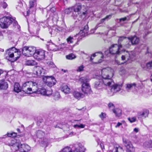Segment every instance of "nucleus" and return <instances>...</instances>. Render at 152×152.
<instances>
[{
  "label": "nucleus",
  "mask_w": 152,
  "mask_h": 152,
  "mask_svg": "<svg viewBox=\"0 0 152 152\" xmlns=\"http://www.w3.org/2000/svg\"><path fill=\"white\" fill-rule=\"evenodd\" d=\"M152 140H150L145 142L143 145L147 148H152Z\"/></svg>",
  "instance_id": "nucleus-36"
},
{
  "label": "nucleus",
  "mask_w": 152,
  "mask_h": 152,
  "mask_svg": "<svg viewBox=\"0 0 152 152\" xmlns=\"http://www.w3.org/2000/svg\"><path fill=\"white\" fill-rule=\"evenodd\" d=\"M36 0H32L29 2L30 8H31L34 7L36 5Z\"/></svg>",
  "instance_id": "nucleus-42"
},
{
  "label": "nucleus",
  "mask_w": 152,
  "mask_h": 152,
  "mask_svg": "<svg viewBox=\"0 0 152 152\" xmlns=\"http://www.w3.org/2000/svg\"><path fill=\"white\" fill-rule=\"evenodd\" d=\"M89 80L88 76L81 77L80 79L82 83L81 90L85 94H90L92 92L90 86L88 83Z\"/></svg>",
  "instance_id": "nucleus-4"
},
{
  "label": "nucleus",
  "mask_w": 152,
  "mask_h": 152,
  "mask_svg": "<svg viewBox=\"0 0 152 152\" xmlns=\"http://www.w3.org/2000/svg\"><path fill=\"white\" fill-rule=\"evenodd\" d=\"M62 152H73V151L71 148L67 146L64 148L62 149Z\"/></svg>",
  "instance_id": "nucleus-41"
},
{
  "label": "nucleus",
  "mask_w": 152,
  "mask_h": 152,
  "mask_svg": "<svg viewBox=\"0 0 152 152\" xmlns=\"http://www.w3.org/2000/svg\"><path fill=\"white\" fill-rule=\"evenodd\" d=\"M122 47V45H118L117 44L112 45L110 48L109 50H107L105 52V54L107 56L108 53L112 54H121V48Z\"/></svg>",
  "instance_id": "nucleus-7"
},
{
  "label": "nucleus",
  "mask_w": 152,
  "mask_h": 152,
  "mask_svg": "<svg viewBox=\"0 0 152 152\" xmlns=\"http://www.w3.org/2000/svg\"><path fill=\"white\" fill-rule=\"evenodd\" d=\"M53 140L52 139H45L44 140L43 144L46 147H47L48 144L51 142Z\"/></svg>",
  "instance_id": "nucleus-40"
},
{
  "label": "nucleus",
  "mask_w": 152,
  "mask_h": 152,
  "mask_svg": "<svg viewBox=\"0 0 152 152\" xmlns=\"http://www.w3.org/2000/svg\"><path fill=\"white\" fill-rule=\"evenodd\" d=\"M99 55V56H101L102 59H99L98 61V63H100L102 62V59L103 58V54L102 53V52H96L94 54H93L91 56L90 58V60L91 61H92L93 59V58L95 57L96 56H97L98 55Z\"/></svg>",
  "instance_id": "nucleus-24"
},
{
  "label": "nucleus",
  "mask_w": 152,
  "mask_h": 152,
  "mask_svg": "<svg viewBox=\"0 0 152 152\" xmlns=\"http://www.w3.org/2000/svg\"><path fill=\"white\" fill-rule=\"evenodd\" d=\"M114 71L110 67H107L102 69L101 71V76H99L101 78H102L105 84L110 86L113 83V81L112 78L114 75Z\"/></svg>",
  "instance_id": "nucleus-1"
},
{
  "label": "nucleus",
  "mask_w": 152,
  "mask_h": 152,
  "mask_svg": "<svg viewBox=\"0 0 152 152\" xmlns=\"http://www.w3.org/2000/svg\"><path fill=\"white\" fill-rule=\"evenodd\" d=\"M11 23H13L14 26L18 24L17 21L15 20V18L4 17L0 19V26L2 28H7Z\"/></svg>",
  "instance_id": "nucleus-5"
},
{
  "label": "nucleus",
  "mask_w": 152,
  "mask_h": 152,
  "mask_svg": "<svg viewBox=\"0 0 152 152\" xmlns=\"http://www.w3.org/2000/svg\"><path fill=\"white\" fill-rule=\"evenodd\" d=\"M76 58V56L73 53H70L66 56V58L69 60H72Z\"/></svg>",
  "instance_id": "nucleus-39"
},
{
  "label": "nucleus",
  "mask_w": 152,
  "mask_h": 152,
  "mask_svg": "<svg viewBox=\"0 0 152 152\" xmlns=\"http://www.w3.org/2000/svg\"><path fill=\"white\" fill-rule=\"evenodd\" d=\"M122 85L123 83H122L114 84V82H113V83L110 86L112 87L111 91L113 92V94L111 95H113L114 93L119 91L122 88Z\"/></svg>",
  "instance_id": "nucleus-15"
},
{
  "label": "nucleus",
  "mask_w": 152,
  "mask_h": 152,
  "mask_svg": "<svg viewBox=\"0 0 152 152\" xmlns=\"http://www.w3.org/2000/svg\"><path fill=\"white\" fill-rule=\"evenodd\" d=\"M116 63L118 64V65H120L121 64H123V63H120V62L118 61H115Z\"/></svg>",
  "instance_id": "nucleus-60"
},
{
  "label": "nucleus",
  "mask_w": 152,
  "mask_h": 152,
  "mask_svg": "<svg viewBox=\"0 0 152 152\" xmlns=\"http://www.w3.org/2000/svg\"><path fill=\"white\" fill-rule=\"evenodd\" d=\"M74 19H76L77 18V16H74V14H73L72 15Z\"/></svg>",
  "instance_id": "nucleus-63"
},
{
  "label": "nucleus",
  "mask_w": 152,
  "mask_h": 152,
  "mask_svg": "<svg viewBox=\"0 0 152 152\" xmlns=\"http://www.w3.org/2000/svg\"><path fill=\"white\" fill-rule=\"evenodd\" d=\"M48 19H51L52 20L55 21L57 22L58 19V17L57 13L55 12V14L53 15H50L48 18Z\"/></svg>",
  "instance_id": "nucleus-30"
},
{
  "label": "nucleus",
  "mask_w": 152,
  "mask_h": 152,
  "mask_svg": "<svg viewBox=\"0 0 152 152\" xmlns=\"http://www.w3.org/2000/svg\"><path fill=\"white\" fill-rule=\"evenodd\" d=\"M85 126V125L82 124H81L80 125L76 124L74 125L73 127L74 128H83Z\"/></svg>",
  "instance_id": "nucleus-44"
},
{
  "label": "nucleus",
  "mask_w": 152,
  "mask_h": 152,
  "mask_svg": "<svg viewBox=\"0 0 152 152\" xmlns=\"http://www.w3.org/2000/svg\"><path fill=\"white\" fill-rule=\"evenodd\" d=\"M57 96H56L55 97V99L56 100H58V99H59V98L60 97V95L58 93H57Z\"/></svg>",
  "instance_id": "nucleus-55"
},
{
  "label": "nucleus",
  "mask_w": 152,
  "mask_h": 152,
  "mask_svg": "<svg viewBox=\"0 0 152 152\" xmlns=\"http://www.w3.org/2000/svg\"><path fill=\"white\" fill-rule=\"evenodd\" d=\"M127 20V17H125L124 18H122L120 19L119 20L120 21H121L122 20L123 21H124Z\"/></svg>",
  "instance_id": "nucleus-56"
},
{
  "label": "nucleus",
  "mask_w": 152,
  "mask_h": 152,
  "mask_svg": "<svg viewBox=\"0 0 152 152\" xmlns=\"http://www.w3.org/2000/svg\"><path fill=\"white\" fill-rule=\"evenodd\" d=\"M47 64L48 65L51 67H55V65L54 64L53 62L51 61H48Z\"/></svg>",
  "instance_id": "nucleus-46"
},
{
  "label": "nucleus",
  "mask_w": 152,
  "mask_h": 152,
  "mask_svg": "<svg viewBox=\"0 0 152 152\" xmlns=\"http://www.w3.org/2000/svg\"><path fill=\"white\" fill-rule=\"evenodd\" d=\"M37 88V89L35 93L38 94H40L44 96H49L51 95L52 93V91L51 89H50L49 90H46L44 87L39 86L38 83Z\"/></svg>",
  "instance_id": "nucleus-11"
},
{
  "label": "nucleus",
  "mask_w": 152,
  "mask_h": 152,
  "mask_svg": "<svg viewBox=\"0 0 152 152\" xmlns=\"http://www.w3.org/2000/svg\"><path fill=\"white\" fill-rule=\"evenodd\" d=\"M126 38V37L121 36L119 37V39L118 41V45H121V42L124 39Z\"/></svg>",
  "instance_id": "nucleus-47"
},
{
  "label": "nucleus",
  "mask_w": 152,
  "mask_h": 152,
  "mask_svg": "<svg viewBox=\"0 0 152 152\" xmlns=\"http://www.w3.org/2000/svg\"><path fill=\"white\" fill-rule=\"evenodd\" d=\"M44 81L49 87H52L56 83V80L52 76H45L43 78Z\"/></svg>",
  "instance_id": "nucleus-13"
},
{
  "label": "nucleus",
  "mask_w": 152,
  "mask_h": 152,
  "mask_svg": "<svg viewBox=\"0 0 152 152\" xmlns=\"http://www.w3.org/2000/svg\"><path fill=\"white\" fill-rule=\"evenodd\" d=\"M2 6L5 9L7 7V5L6 3L5 2H4L2 4Z\"/></svg>",
  "instance_id": "nucleus-53"
},
{
  "label": "nucleus",
  "mask_w": 152,
  "mask_h": 152,
  "mask_svg": "<svg viewBox=\"0 0 152 152\" xmlns=\"http://www.w3.org/2000/svg\"><path fill=\"white\" fill-rule=\"evenodd\" d=\"M73 95L74 97L75 98L78 99L83 98L85 96L84 94L77 91H74L73 93Z\"/></svg>",
  "instance_id": "nucleus-26"
},
{
  "label": "nucleus",
  "mask_w": 152,
  "mask_h": 152,
  "mask_svg": "<svg viewBox=\"0 0 152 152\" xmlns=\"http://www.w3.org/2000/svg\"><path fill=\"white\" fill-rule=\"evenodd\" d=\"M17 134L16 133L13 132L12 133H8L7 136L9 137H15L16 136Z\"/></svg>",
  "instance_id": "nucleus-48"
},
{
  "label": "nucleus",
  "mask_w": 152,
  "mask_h": 152,
  "mask_svg": "<svg viewBox=\"0 0 152 152\" xmlns=\"http://www.w3.org/2000/svg\"><path fill=\"white\" fill-rule=\"evenodd\" d=\"M33 73L38 76H43L45 73L44 69L42 67L37 66L34 68Z\"/></svg>",
  "instance_id": "nucleus-16"
},
{
  "label": "nucleus",
  "mask_w": 152,
  "mask_h": 152,
  "mask_svg": "<svg viewBox=\"0 0 152 152\" xmlns=\"http://www.w3.org/2000/svg\"><path fill=\"white\" fill-rule=\"evenodd\" d=\"M21 88L19 83H15L14 85V91L17 93H19L21 91Z\"/></svg>",
  "instance_id": "nucleus-32"
},
{
  "label": "nucleus",
  "mask_w": 152,
  "mask_h": 152,
  "mask_svg": "<svg viewBox=\"0 0 152 152\" xmlns=\"http://www.w3.org/2000/svg\"><path fill=\"white\" fill-rule=\"evenodd\" d=\"M118 73L121 76L124 77L127 73V71L124 67H121Z\"/></svg>",
  "instance_id": "nucleus-33"
},
{
  "label": "nucleus",
  "mask_w": 152,
  "mask_h": 152,
  "mask_svg": "<svg viewBox=\"0 0 152 152\" xmlns=\"http://www.w3.org/2000/svg\"><path fill=\"white\" fill-rule=\"evenodd\" d=\"M134 132L136 133H137L139 131V129L138 128H135L133 130Z\"/></svg>",
  "instance_id": "nucleus-57"
},
{
  "label": "nucleus",
  "mask_w": 152,
  "mask_h": 152,
  "mask_svg": "<svg viewBox=\"0 0 152 152\" xmlns=\"http://www.w3.org/2000/svg\"><path fill=\"white\" fill-rule=\"evenodd\" d=\"M48 19H51L52 20L55 21L57 22L58 19V17L57 13L55 12V14L53 15H50L48 18Z\"/></svg>",
  "instance_id": "nucleus-29"
},
{
  "label": "nucleus",
  "mask_w": 152,
  "mask_h": 152,
  "mask_svg": "<svg viewBox=\"0 0 152 152\" xmlns=\"http://www.w3.org/2000/svg\"><path fill=\"white\" fill-rule=\"evenodd\" d=\"M73 10L75 12H78V14L80 12L82 9V5L80 3L76 4L74 6L72 7Z\"/></svg>",
  "instance_id": "nucleus-23"
},
{
  "label": "nucleus",
  "mask_w": 152,
  "mask_h": 152,
  "mask_svg": "<svg viewBox=\"0 0 152 152\" xmlns=\"http://www.w3.org/2000/svg\"><path fill=\"white\" fill-rule=\"evenodd\" d=\"M108 107L110 108H113L114 107V105L112 103H110L108 104Z\"/></svg>",
  "instance_id": "nucleus-54"
},
{
  "label": "nucleus",
  "mask_w": 152,
  "mask_h": 152,
  "mask_svg": "<svg viewBox=\"0 0 152 152\" xmlns=\"http://www.w3.org/2000/svg\"><path fill=\"white\" fill-rule=\"evenodd\" d=\"M84 66L83 65H81V66L78 67L76 71L77 72H81L83 71L84 70Z\"/></svg>",
  "instance_id": "nucleus-45"
},
{
  "label": "nucleus",
  "mask_w": 152,
  "mask_h": 152,
  "mask_svg": "<svg viewBox=\"0 0 152 152\" xmlns=\"http://www.w3.org/2000/svg\"><path fill=\"white\" fill-rule=\"evenodd\" d=\"M36 136L39 138L43 137L45 135V133L41 130H38L36 133Z\"/></svg>",
  "instance_id": "nucleus-34"
},
{
  "label": "nucleus",
  "mask_w": 152,
  "mask_h": 152,
  "mask_svg": "<svg viewBox=\"0 0 152 152\" xmlns=\"http://www.w3.org/2000/svg\"><path fill=\"white\" fill-rule=\"evenodd\" d=\"M38 83L36 81H28L23 83L22 88L27 94L35 93L37 89Z\"/></svg>",
  "instance_id": "nucleus-3"
},
{
  "label": "nucleus",
  "mask_w": 152,
  "mask_h": 152,
  "mask_svg": "<svg viewBox=\"0 0 152 152\" xmlns=\"http://www.w3.org/2000/svg\"><path fill=\"white\" fill-rule=\"evenodd\" d=\"M20 52L19 50L16 49L14 47L9 48L7 50L6 53L8 57L7 56V58L10 61V58H12L14 61H16L20 57Z\"/></svg>",
  "instance_id": "nucleus-6"
},
{
  "label": "nucleus",
  "mask_w": 152,
  "mask_h": 152,
  "mask_svg": "<svg viewBox=\"0 0 152 152\" xmlns=\"http://www.w3.org/2000/svg\"><path fill=\"white\" fill-rule=\"evenodd\" d=\"M56 11V8L54 7H53L50 9V10L48 11L47 12V15H48L49 16L50 15H51L52 14L53 15L55 14Z\"/></svg>",
  "instance_id": "nucleus-38"
},
{
  "label": "nucleus",
  "mask_w": 152,
  "mask_h": 152,
  "mask_svg": "<svg viewBox=\"0 0 152 152\" xmlns=\"http://www.w3.org/2000/svg\"><path fill=\"white\" fill-rule=\"evenodd\" d=\"M128 119L130 122L133 123L136 121V117H133L131 118H129Z\"/></svg>",
  "instance_id": "nucleus-50"
},
{
  "label": "nucleus",
  "mask_w": 152,
  "mask_h": 152,
  "mask_svg": "<svg viewBox=\"0 0 152 152\" xmlns=\"http://www.w3.org/2000/svg\"><path fill=\"white\" fill-rule=\"evenodd\" d=\"M148 111L145 110L138 113L137 116L138 118H144L148 116Z\"/></svg>",
  "instance_id": "nucleus-21"
},
{
  "label": "nucleus",
  "mask_w": 152,
  "mask_h": 152,
  "mask_svg": "<svg viewBox=\"0 0 152 152\" xmlns=\"http://www.w3.org/2000/svg\"><path fill=\"white\" fill-rule=\"evenodd\" d=\"M37 62L33 60H28L26 62V64L28 66H34L37 64Z\"/></svg>",
  "instance_id": "nucleus-35"
},
{
  "label": "nucleus",
  "mask_w": 152,
  "mask_h": 152,
  "mask_svg": "<svg viewBox=\"0 0 152 152\" xmlns=\"http://www.w3.org/2000/svg\"><path fill=\"white\" fill-rule=\"evenodd\" d=\"M36 48L34 46H25L22 49V53L25 56L29 57L34 56Z\"/></svg>",
  "instance_id": "nucleus-8"
},
{
  "label": "nucleus",
  "mask_w": 152,
  "mask_h": 152,
  "mask_svg": "<svg viewBox=\"0 0 152 152\" xmlns=\"http://www.w3.org/2000/svg\"><path fill=\"white\" fill-rule=\"evenodd\" d=\"M126 89L128 92H130L133 88L137 87V84L135 83H127L126 84Z\"/></svg>",
  "instance_id": "nucleus-20"
},
{
  "label": "nucleus",
  "mask_w": 152,
  "mask_h": 152,
  "mask_svg": "<svg viewBox=\"0 0 152 152\" xmlns=\"http://www.w3.org/2000/svg\"><path fill=\"white\" fill-rule=\"evenodd\" d=\"M88 25H86L84 27L83 29L80 30V32L77 34H76L74 36H69L66 39L67 42L69 44H73L77 39V37H78L76 44H77L78 42L82 39V37L87 35L88 31Z\"/></svg>",
  "instance_id": "nucleus-2"
},
{
  "label": "nucleus",
  "mask_w": 152,
  "mask_h": 152,
  "mask_svg": "<svg viewBox=\"0 0 152 152\" xmlns=\"http://www.w3.org/2000/svg\"><path fill=\"white\" fill-rule=\"evenodd\" d=\"M125 123V122L124 121H122V123L118 122L117 125L115 126V127L116 128L120 126L121 125H122L123 124Z\"/></svg>",
  "instance_id": "nucleus-51"
},
{
  "label": "nucleus",
  "mask_w": 152,
  "mask_h": 152,
  "mask_svg": "<svg viewBox=\"0 0 152 152\" xmlns=\"http://www.w3.org/2000/svg\"><path fill=\"white\" fill-rule=\"evenodd\" d=\"M112 16V15H107L105 18L101 19L100 21V23L97 24L95 28V30H96L100 26H99V25L100 24V23H103L104 21L106 20H108L110 19L111 18Z\"/></svg>",
  "instance_id": "nucleus-31"
},
{
  "label": "nucleus",
  "mask_w": 152,
  "mask_h": 152,
  "mask_svg": "<svg viewBox=\"0 0 152 152\" xmlns=\"http://www.w3.org/2000/svg\"><path fill=\"white\" fill-rule=\"evenodd\" d=\"M118 150L120 151H123L122 148L120 146L118 145H115L112 150H110L107 152H118Z\"/></svg>",
  "instance_id": "nucleus-28"
},
{
  "label": "nucleus",
  "mask_w": 152,
  "mask_h": 152,
  "mask_svg": "<svg viewBox=\"0 0 152 152\" xmlns=\"http://www.w3.org/2000/svg\"><path fill=\"white\" fill-rule=\"evenodd\" d=\"M113 112L117 116H120L121 114V111L119 109H116L113 110Z\"/></svg>",
  "instance_id": "nucleus-37"
},
{
  "label": "nucleus",
  "mask_w": 152,
  "mask_h": 152,
  "mask_svg": "<svg viewBox=\"0 0 152 152\" xmlns=\"http://www.w3.org/2000/svg\"><path fill=\"white\" fill-rule=\"evenodd\" d=\"M130 46V45L129 43L125 45V47L126 48H129Z\"/></svg>",
  "instance_id": "nucleus-59"
},
{
  "label": "nucleus",
  "mask_w": 152,
  "mask_h": 152,
  "mask_svg": "<svg viewBox=\"0 0 152 152\" xmlns=\"http://www.w3.org/2000/svg\"><path fill=\"white\" fill-rule=\"evenodd\" d=\"M85 109L84 108H82V109H78L79 110H82V112L83 113V112H84L85 110Z\"/></svg>",
  "instance_id": "nucleus-62"
},
{
  "label": "nucleus",
  "mask_w": 152,
  "mask_h": 152,
  "mask_svg": "<svg viewBox=\"0 0 152 152\" xmlns=\"http://www.w3.org/2000/svg\"><path fill=\"white\" fill-rule=\"evenodd\" d=\"M6 144L11 146V148L12 152H16L18 150L20 151V142H17L16 140L13 139L10 140L8 142H6Z\"/></svg>",
  "instance_id": "nucleus-9"
},
{
  "label": "nucleus",
  "mask_w": 152,
  "mask_h": 152,
  "mask_svg": "<svg viewBox=\"0 0 152 152\" xmlns=\"http://www.w3.org/2000/svg\"><path fill=\"white\" fill-rule=\"evenodd\" d=\"M96 78L97 79L95 81L94 83V87L98 89H101L104 88L105 86H108L105 84L104 82V80L102 79L99 76L96 75Z\"/></svg>",
  "instance_id": "nucleus-10"
},
{
  "label": "nucleus",
  "mask_w": 152,
  "mask_h": 152,
  "mask_svg": "<svg viewBox=\"0 0 152 152\" xmlns=\"http://www.w3.org/2000/svg\"><path fill=\"white\" fill-rule=\"evenodd\" d=\"M128 39L131 41V44L132 45L138 44L140 41L139 38L136 36H131L128 37Z\"/></svg>",
  "instance_id": "nucleus-19"
},
{
  "label": "nucleus",
  "mask_w": 152,
  "mask_h": 152,
  "mask_svg": "<svg viewBox=\"0 0 152 152\" xmlns=\"http://www.w3.org/2000/svg\"><path fill=\"white\" fill-rule=\"evenodd\" d=\"M124 54L122 55L121 59L122 60L126 61H129V62L133 61L135 59V55L132 52H129L127 51L124 52Z\"/></svg>",
  "instance_id": "nucleus-12"
},
{
  "label": "nucleus",
  "mask_w": 152,
  "mask_h": 152,
  "mask_svg": "<svg viewBox=\"0 0 152 152\" xmlns=\"http://www.w3.org/2000/svg\"><path fill=\"white\" fill-rule=\"evenodd\" d=\"M134 150H128V151H126L127 152H132V151H133Z\"/></svg>",
  "instance_id": "nucleus-64"
},
{
  "label": "nucleus",
  "mask_w": 152,
  "mask_h": 152,
  "mask_svg": "<svg viewBox=\"0 0 152 152\" xmlns=\"http://www.w3.org/2000/svg\"><path fill=\"white\" fill-rule=\"evenodd\" d=\"M74 151V152H80V151L77 148H76Z\"/></svg>",
  "instance_id": "nucleus-61"
},
{
  "label": "nucleus",
  "mask_w": 152,
  "mask_h": 152,
  "mask_svg": "<svg viewBox=\"0 0 152 152\" xmlns=\"http://www.w3.org/2000/svg\"><path fill=\"white\" fill-rule=\"evenodd\" d=\"M123 142L127 149L126 151L134 150L131 142L130 141L128 140H124Z\"/></svg>",
  "instance_id": "nucleus-17"
},
{
  "label": "nucleus",
  "mask_w": 152,
  "mask_h": 152,
  "mask_svg": "<svg viewBox=\"0 0 152 152\" xmlns=\"http://www.w3.org/2000/svg\"><path fill=\"white\" fill-rule=\"evenodd\" d=\"M141 66L145 70L152 69V61L147 63L146 65L143 64H142Z\"/></svg>",
  "instance_id": "nucleus-27"
},
{
  "label": "nucleus",
  "mask_w": 152,
  "mask_h": 152,
  "mask_svg": "<svg viewBox=\"0 0 152 152\" xmlns=\"http://www.w3.org/2000/svg\"><path fill=\"white\" fill-rule=\"evenodd\" d=\"M60 30L58 29V28H56V27L55 28H53L52 30V32H50V33L51 34H55V31L58 32V31H59Z\"/></svg>",
  "instance_id": "nucleus-49"
},
{
  "label": "nucleus",
  "mask_w": 152,
  "mask_h": 152,
  "mask_svg": "<svg viewBox=\"0 0 152 152\" xmlns=\"http://www.w3.org/2000/svg\"><path fill=\"white\" fill-rule=\"evenodd\" d=\"M106 114L103 113H102L101 114L99 115V116L102 118H104L105 117Z\"/></svg>",
  "instance_id": "nucleus-52"
},
{
  "label": "nucleus",
  "mask_w": 152,
  "mask_h": 152,
  "mask_svg": "<svg viewBox=\"0 0 152 152\" xmlns=\"http://www.w3.org/2000/svg\"><path fill=\"white\" fill-rule=\"evenodd\" d=\"M45 51L41 49L36 50L34 56V57L38 60L44 59L45 57Z\"/></svg>",
  "instance_id": "nucleus-14"
},
{
  "label": "nucleus",
  "mask_w": 152,
  "mask_h": 152,
  "mask_svg": "<svg viewBox=\"0 0 152 152\" xmlns=\"http://www.w3.org/2000/svg\"><path fill=\"white\" fill-rule=\"evenodd\" d=\"M73 11L72 7H70L67 9L65 10L64 11V13L66 14H69L71 13Z\"/></svg>",
  "instance_id": "nucleus-43"
},
{
  "label": "nucleus",
  "mask_w": 152,
  "mask_h": 152,
  "mask_svg": "<svg viewBox=\"0 0 152 152\" xmlns=\"http://www.w3.org/2000/svg\"><path fill=\"white\" fill-rule=\"evenodd\" d=\"M8 88V84L3 79L0 81V89L6 90Z\"/></svg>",
  "instance_id": "nucleus-22"
},
{
  "label": "nucleus",
  "mask_w": 152,
  "mask_h": 152,
  "mask_svg": "<svg viewBox=\"0 0 152 152\" xmlns=\"http://www.w3.org/2000/svg\"><path fill=\"white\" fill-rule=\"evenodd\" d=\"M61 91L65 94H69L70 92V89L66 84H63L61 87Z\"/></svg>",
  "instance_id": "nucleus-25"
},
{
  "label": "nucleus",
  "mask_w": 152,
  "mask_h": 152,
  "mask_svg": "<svg viewBox=\"0 0 152 152\" xmlns=\"http://www.w3.org/2000/svg\"><path fill=\"white\" fill-rule=\"evenodd\" d=\"M30 149V147L27 144L20 145V152H28Z\"/></svg>",
  "instance_id": "nucleus-18"
},
{
  "label": "nucleus",
  "mask_w": 152,
  "mask_h": 152,
  "mask_svg": "<svg viewBox=\"0 0 152 152\" xmlns=\"http://www.w3.org/2000/svg\"><path fill=\"white\" fill-rule=\"evenodd\" d=\"M64 4L66 3L67 2V0H60Z\"/></svg>",
  "instance_id": "nucleus-58"
}]
</instances>
